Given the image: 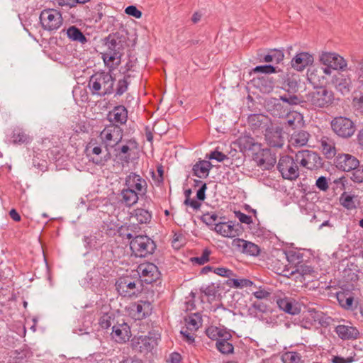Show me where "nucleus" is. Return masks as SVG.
Returning <instances> with one entry per match:
<instances>
[{
    "instance_id": "f257e3e1",
    "label": "nucleus",
    "mask_w": 363,
    "mask_h": 363,
    "mask_svg": "<svg viewBox=\"0 0 363 363\" xmlns=\"http://www.w3.org/2000/svg\"><path fill=\"white\" fill-rule=\"evenodd\" d=\"M301 83L300 75L286 69V72H281L277 74V89H280L286 91L288 94L281 96V100L289 105H298L303 102V96L297 95Z\"/></svg>"
},
{
    "instance_id": "f03ea898",
    "label": "nucleus",
    "mask_w": 363,
    "mask_h": 363,
    "mask_svg": "<svg viewBox=\"0 0 363 363\" xmlns=\"http://www.w3.org/2000/svg\"><path fill=\"white\" fill-rule=\"evenodd\" d=\"M106 50L101 52V58L106 67L113 70L121 64L125 45V38L118 32L110 33L104 39Z\"/></svg>"
},
{
    "instance_id": "7ed1b4c3",
    "label": "nucleus",
    "mask_w": 363,
    "mask_h": 363,
    "mask_svg": "<svg viewBox=\"0 0 363 363\" xmlns=\"http://www.w3.org/2000/svg\"><path fill=\"white\" fill-rule=\"evenodd\" d=\"M297 160L300 162V167L302 169V174L306 172L305 170L317 172L320 169L328 171L330 164L328 162L320 156V153L308 150L302 149L296 151Z\"/></svg>"
},
{
    "instance_id": "20e7f679",
    "label": "nucleus",
    "mask_w": 363,
    "mask_h": 363,
    "mask_svg": "<svg viewBox=\"0 0 363 363\" xmlns=\"http://www.w3.org/2000/svg\"><path fill=\"white\" fill-rule=\"evenodd\" d=\"M111 71H99L91 76L88 86L93 94L104 96L113 92L115 79L111 74Z\"/></svg>"
},
{
    "instance_id": "39448f33",
    "label": "nucleus",
    "mask_w": 363,
    "mask_h": 363,
    "mask_svg": "<svg viewBox=\"0 0 363 363\" xmlns=\"http://www.w3.org/2000/svg\"><path fill=\"white\" fill-rule=\"evenodd\" d=\"M294 156L290 155H280L277 164V169L280 173L281 177L285 180L296 181L302 172L300 166V162L297 160L296 152H294Z\"/></svg>"
},
{
    "instance_id": "423d86ee",
    "label": "nucleus",
    "mask_w": 363,
    "mask_h": 363,
    "mask_svg": "<svg viewBox=\"0 0 363 363\" xmlns=\"http://www.w3.org/2000/svg\"><path fill=\"white\" fill-rule=\"evenodd\" d=\"M319 62L325 67H320L319 73L331 75L332 71L345 72L347 69V62L340 55L335 52L323 51L319 56Z\"/></svg>"
},
{
    "instance_id": "0eeeda50",
    "label": "nucleus",
    "mask_w": 363,
    "mask_h": 363,
    "mask_svg": "<svg viewBox=\"0 0 363 363\" xmlns=\"http://www.w3.org/2000/svg\"><path fill=\"white\" fill-rule=\"evenodd\" d=\"M330 128L335 135L342 139H349L357 130L354 121L345 116H337L330 122Z\"/></svg>"
},
{
    "instance_id": "6e6552de",
    "label": "nucleus",
    "mask_w": 363,
    "mask_h": 363,
    "mask_svg": "<svg viewBox=\"0 0 363 363\" xmlns=\"http://www.w3.org/2000/svg\"><path fill=\"white\" fill-rule=\"evenodd\" d=\"M307 99L315 107L323 108L331 106L335 100L334 93L326 86H315L306 95Z\"/></svg>"
},
{
    "instance_id": "1a4fd4ad",
    "label": "nucleus",
    "mask_w": 363,
    "mask_h": 363,
    "mask_svg": "<svg viewBox=\"0 0 363 363\" xmlns=\"http://www.w3.org/2000/svg\"><path fill=\"white\" fill-rule=\"evenodd\" d=\"M336 286L340 289L339 291L335 293V297L338 301L339 305L346 310H354L357 308L358 301L355 298V294L353 292L354 290V286L352 284H338L334 286H328L326 289H336Z\"/></svg>"
},
{
    "instance_id": "9d476101",
    "label": "nucleus",
    "mask_w": 363,
    "mask_h": 363,
    "mask_svg": "<svg viewBox=\"0 0 363 363\" xmlns=\"http://www.w3.org/2000/svg\"><path fill=\"white\" fill-rule=\"evenodd\" d=\"M233 146L238 147L243 151L247 156H257V152H260L262 144L252 136L250 132L245 130L241 133L237 139L232 143Z\"/></svg>"
},
{
    "instance_id": "9b49d317",
    "label": "nucleus",
    "mask_w": 363,
    "mask_h": 363,
    "mask_svg": "<svg viewBox=\"0 0 363 363\" xmlns=\"http://www.w3.org/2000/svg\"><path fill=\"white\" fill-rule=\"evenodd\" d=\"M359 163V160L356 156L340 150L333 161L328 162L330 168L328 172L337 170L342 172H351Z\"/></svg>"
},
{
    "instance_id": "f8f14e48",
    "label": "nucleus",
    "mask_w": 363,
    "mask_h": 363,
    "mask_svg": "<svg viewBox=\"0 0 363 363\" xmlns=\"http://www.w3.org/2000/svg\"><path fill=\"white\" fill-rule=\"evenodd\" d=\"M157 345V339L152 336H138V353L142 356L138 357V363H153L155 356L153 349Z\"/></svg>"
},
{
    "instance_id": "ddd939ff",
    "label": "nucleus",
    "mask_w": 363,
    "mask_h": 363,
    "mask_svg": "<svg viewBox=\"0 0 363 363\" xmlns=\"http://www.w3.org/2000/svg\"><path fill=\"white\" fill-rule=\"evenodd\" d=\"M160 272L158 267L152 262H147L138 264V282L140 284L141 290H144V284H152L159 278Z\"/></svg>"
},
{
    "instance_id": "4468645a",
    "label": "nucleus",
    "mask_w": 363,
    "mask_h": 363,
    "mask_svg": "<svg viewBox=\"0 0 363 363\" xmlns=\"http://www.w3.org/2000/svg\"><path fill=\"white\" fill-rule=\"evenodd\" d=\"M39 18L43 28L50 32L57 30L62 24L61 13L53 9L43 10Z\"/></svg>"
},
{
    "instance_id": "2eb2a0df",
    "label": "nucleus",
    "mask_w": 363,
    "mask_h": 363,
    "mask_svg": "<svg viewBox=\"0 0 363 363\" xmlns=\"http://www.w3.org/2000/svg\"><path fill=\"white\" fill-rule=\"evenodd\" d=\"M284 48H259L255 59L259 62L278 65L284 59Z\"/></svg>"
},
{
    "instance_id": "dca6fc26",
    "label": "nucleus",
    "mask_w": 363,
    "mask_h": 363,
    "mask_svg": "<svg viewBox=\"0 0 363 363\" xmlns=\"http://www.w3.org/2000/svg\"><path fill=\"white\" fill-rule=\"evenodd\" d=\"M273 301L277 303V307L282 311L290 315H298L301 312V304L294 298L288 297L285 294H274Z\"/></svg>"
},
{
    "instance_id": "f3484780",
    "label": "nucleus",
    "mask_w": 363,
    "mask_h": 363,
    "mask_svg": "<svg viewBox=\"0 0 363 363\" xmlns=\"http://www.w3.org/2000/svg\"><path fill=\"white\" fill-rule=\"evenodd\" d=\"M99 137L106 147H114L122 139V130L119 125L110 123L101 132Z\"/></svg>"
},
{
    "instance_id": "a211bd4d",
    "label": "nucleus",
    "mask_w": 363,
    "mask_h": 363,
    "mask_svg": "<svg viewBox=\"0 0 363 363\" xmlns=\"http://www.w3.org/2000/svg\"><path fill=\"white\" fill-rule=\"evenodd\" d=\"M314 62V55L308 51L298 50L290 60L291 69L297 72H303L306 68L311 67Z\"/></svg>"
},
{
    "instance_id": "6ab92c4d",
    "label": "nucleus",
    "mask_w": 363,
    "mask_h": 363,
    "mask_svg": "<svg viewBox=\"0 0 363 363\" xmlns=\"http://www.w3.org/2000/svg\"><path fill=\"white\" fill-rule=\"evenodd\" d=\"M340 323H342L336 325L334 328V332L340 339L342 340H355L360 337L359 330L350 321L341 319Z\"/></svg>"
},
{
    "instance_id": "aec40b11",
    "label": "nucleus",
    "mask_w": 363,
    "mask_h": 363,
    "mask_svg": "<svg viewBox=\"0 0 363 363\" xmlns=\"http://www.w3.org/2000/svg\"><path fill=\"white\" fill-rule=\"evenodd\" d=\"M284 127L272 124L269 126L262 133L264 135L266 143L269 147L281 148L284 145V138L282 137V131Z\"/></svg>"
},
{
    "instance_id": "412c9836",
    "label": "nucleus",
    "mask_w": 363,
    "mask_h": 363,
    "mask_svg": "<svg viewBox=\"0 0 363 363\" xmlns=\"http://www.w3.org/2000/svg\"><path fill=\"white\" fill-rule=\"evenodd\" d=\"M253 160L257 163V165L262 167L264 170H271L277 163L276 152L271 148H262L257 152V156L252 157Z\"/></svg>"
},
{
    "instance_id": "4be33fe9",
    "label": "nucleus",
    "mask_w": 363,
    "mask_h": 363,
    "mask_svg": "<svg viewBox=\"0 0 363 363\" xmlns=\"http://www.w3.org/2000/svg\"><path fill=\"white\" fill-rule=\"evenodd\" d=\"M247 123L254 133H262L272 124L271 118L262 113H252L247 117Z\"/></svg>"
},
{
    "instance_id": "5701e85b",
    "label": "nucleus",
    "mask_w": 363,
    "mask_h": 363,
    "mask_svg": "<svg viewBox=\"0 0 363 363\" xmlns=\"http://www.w3.org/2000/svg\"><path fill=\"white\" fill-rule=\"evenodd\" d=\"M232 245L242 254L248 256L258 257L262 252V249L258 245L242 238H234L232 241Z\"/></svg>"
},
{
    "instance_id": "b1692460",
    "label": "nucleus",
    "mask_w": 363,
    "mask_h": 363,
    "mask_svg": "<svg viewBox=\"0 0 363 363\" xmlns=\"http://www.w3.org/2000/svg\"><path fill=\"white\" fill-rule=\"evenodd\" d=\"M134 62L130 60L125 65V71H124V77L119 79L116 89V95L121 96L128 89L135 77Z\"/></svg>"
},
{
    "instance_id": "393cba45",
    "label": "nucleus",
    "mask_w": 363,
    "mask_h": 363,
    "mask_svg": "<svg viewBox=\"0 0 363 363\" xmlns=\"http://www.w3.org/2000/svg\"><path fill=\"white\" fill-rule=\"evenodd\" d=\"M284 254L289 264L286 265H284L281 268L279 267L277 271L276 272L278 274H281L285 277H288V274L289 270L291 269H294V266L300 264L303 259V255L299 252V250H285Z\"/></svg>"
},
{
    "instance_id": "a878e982",
    "label": "nucleus",
    "mask_w": 363,
    "mask_h": 363,
    "mask_svg": "<svg viewBox=\"0 0 363 363\" xmlns=\"http://www.w3.org/2000/svg\"><path fill=\"white\" fill-rule=\"evenodd\" d=\"M332 84L337 91L342 95H347L350 92L352 88V80L350 75L346 72H337L332 77Z\"/></svg>"
},
{
    "instance_id": "bb28decb",
    "label": "nucleus",
    "mask_w": 363,
    "mask_h": 363,
    "mask_svg": "<svg viewBox=\"0 0 363 363\" xmlns=\"http://www.w3.org/2000/svg\"><path fill=\"white\" fill-rule=\"evenodd\" d=\"M138 257L143 258L155 252L157 248L156 242L146 233L138 235Z\"/></svg>"
},
{
    "instance_id": "cd10ccee",
    "label": "nucleus",
    "mask_w": 363,
    "mask_h": 363,
    "mask_svg": "<svg viewBox=\"0 0 363 363\" xmlns=\"http://www.w3.org/2000/svg\"><path fill=\"white\" fill-rule=\"evenodd\" d=\"M284 117V128L288 134L294 130L301 129L305 125L303 116L298 111H290Z\"/></svg>"
},
{
    "instance_id": "c85d7f7f",
    "label": "nucleus",
    "mask_w": 363,
    "mask_h": 363,
    "mask_svg": "<svg viewBox=\"0 0 363 363\" xmlns=\"http://www.w3.org/2000/svg\"><path fill=\"white\" fill-rule=\"evenodd\" d=\"M320 150L323 155L325 162L333 161V158L338 154L340 150H337L335 143L328 136H323L320 140Z\"/></svg>"
},
{
    "instance_id": "c756f323",
    "label": "nucleus",
    "mask_w": 363,
    "mask_h": 363,
    "mask_svg": "<svg viewBox=\"0 0 363 363\" xmlns=\"http://www.w3.org/2000/svg\"><path fill=\"white\" fill-rule=\"evenodd\" d=\"M290 138L289 140V150L291 153L296 152L291 149V147H301L306 145L310 134L308 132L298 129L290 133Z\"/></svg>"
},
{
    "instance_id": "7c9ffc66",
    "label": "nucleus",
    "mask_w": 363,
    "mask_h": 363,
    "mask_svg": "<svg viewBox=\"0 0 363 363\" xmlns=\"http://www.w3.org/2000/svg\"><path fill=\"white\" fill-rule=\"evenodd\" d=\"M256 82V86L259 89L262 93L269 94L272 92L274 88L277 89V74L275 76L262 75L257 79H253Z\"/></svg>"
},
{
    "instance_id": "2f4dec72",
    "label": "nucleus",
    "mask_w": 363,
    "mask_h": 363,
    "mask_svg": "<svg viewBox=\"0 0 363 363\" xmlns=\"http://www.w3.org/2000/svg\"><path fill=\"white\" fill-rule=\"evenodd\" d=\"M284 102L276 98H271L267 102V111L271 113L273 116L278 118H284L290 110L284 106Z\"/></svg>"
},
{
    "instance_id": "473e14b6",
    "label": "nucleus",
    "mask_w": 363,
    "mask_h": 363,
    "mask_svg": "<svg viewBox=\"0 0 363 363\" xmlns=\"http://www.w3.org/2000/svg\"><path fill=\"white\" fill-rule=\"evenodd\" d=\"M111 336L112 338L118 343L125 342L128 341L131 337L130 328L125 323L113 325Z\"/></svg>"
},
{
    "instance_id": "72a5a7b5",
    "label": "nucleus",
    "mask_w": 363,
    "mask_h": 363,
    "mask_svg": "<svg viewBox=\"0 0 363 363\" xmlns=\"http://www.w3.org/2000/svg\"><path fill=\"white\" fill-rule=\"evenodd\" d=\"M213 165L209 160L199 159L192 167L191 174L200 179H206L208 177Z\"/></svg>"
},
{
    "instance_id": "f704fd0d",
    "label": "nucleus",
    "mask_w": 363,
    "mask_h": 363,
    "mask_svg": "<svg viewBox=\"0 0 363 363\" xmlns=\"http://www.w3.org/2000/svg\"><path fill=\"white\" fill-rule=\"evenodd\" d=\"M230 145V150L227 151L228 161H230L228 166L232 167V169L242 166L246 160L247 155L243 151L237 150V147H232Z\"/></svg>"
},
{
    "instance_id": "c9c22d12",
    "label": "nucleus",
    "mask_w": 363,
    "mask_h": 363,
    "mask_svg": "<svg viewBox=\"0 0 363 363\" xmlns=\"http://www.w3.org/2000/svg\"><path fill=\"white\" fill-rule=\"evenodd\" d=\"M116 289L118 294L123 297H131L135 294L136 284L131 281L128 277L120 278L116 283Z\"/></svg>"
},
{
    "instance_id": "e433bc0d",
    "label": "nucleus",
    "mask_w": 363,
    "mask_h": 363,
    "mask_svg": "<svg viewBox=\"0 0 363 363\" xmlns=\"http://www.w3.org/2000/svg\"><path fill=\"white\" fill-rule=\"evenodd\" d=\"M271 311L270 306L262 301H255L249 306L247 315L252 318H258L259 320H264L263 313Z\"/></svg>"
},
{
    "instance_id": "4c0bfd02",
    "label": "nucleus",
    "mask_w": 363,
    "mask_h": 363,
    "mask_svg": "<svg viewBox=\"0 0 363 363\" xmlns=\"http://www.w3.org/2000/svg\"><path fill=\"white\" fill-rule=\"evenodd\" d=\"M152 201L151 199L144 201L142 206L138 208V224L149 223L152 218V213L149 211Z\"/></svg>"
},
{
    "instance_id": "58836bf2",
    "label": "nucleus",
    "mask_w": 363,
    "mask_h": 363,
    "mask_svg": "<svg viewBox=\"0 0 363 363\" xmlns=\"http://www.w3.org/2000/svg\"><path fill=\"white\" fill-rule=\"evenodd\" d=\"M191 189L189 188L184 190V194L185 199L184 201V205L187 207H191L194 211H197L200 210L202 203L205 200L203 199H198V195L196 194L194 198H191Z\"/></svg>"
},
{
    "instance_id": "ea45409f",
    "label": "nucleus",
    "mask_w": 363,
    "mask_h": 363,
    "mask_svg": "<svg viewBox=\"0 0 363 363\" xmlns=\"http://www.w3.org/2000/svg\"><path fill=\"white\" fill-rule=\"evenodd\" d=\"M223 284L228 285L230 288L242 289L243 287L254 286L256 287L254 281L247 278H237V277H231L224 281Z\"/></svg>"
},
{
    "instance_id": "a19ab883",
    "label": "nucleus",
    "mask_w": 363,
    "mask_h": 363,
    "mask_svg": "<svg viewBox=\"0 0 363 363\" xmlns=\"http://www.w3.org/2000/svg\"><path fill=\"white\" fill-rule=\"evenodd\" d=\"M228 223L226 225V230H223V237L230 238H237L236 237L240 235L243 231L244 228L240 223H235V221H228Z\"/></svg>"
},
{
    "instance_id": "79ce46f5",
    "label": "nucleus",
    "mask_w": 363,
    "mask_h": 363,
    "mask_svg": "<svg viewBox=\"0 0 363 363\" xmlns=\"http://www.w3.org/2000/svg\"><path fill=\"white\" fill-rule=\"evenodd\" d=\"M357 197V195L344 191L339 198L340 204L347 211L356 209L355 200Z\"/></svg>"
},
{
    "instance_id": "37998d69",
    "label": "nucleus",
    "mask_w": 363,
    "mask_h": 363,
    "mask_svg": "<svg viewBox=\"0 0 363 363\" xmlns=\"http://www.w3.org/2000/svg\"><path fill=\"white\" fill-rule=\"evenodd\" d=\"M357 272L358 270L354 272L350 268H345L342 272V277L337 281V284L341 285L352 284L355 287V284L359 279Z\"/></svg>"
},
{
    "instance_id": "c03bdc74",
    "label": "nucleus",
    "mask_w": 363,
    "mask_h": 363,
    "mask_svg": "<svg viewBox=\"0 0 363 363\" xmlns=\"http://www.w3.org/2000/svg\"><path fill=\"white\" fill-rule=\"evenodd\" d=\"M187 329L196 331L202 325V315L200 312L193 313L184 318Z\"/></svg>"
},
{
    "instance_id": "a18cd8bd",
    "label": "nucleus",
    "mask_w": 363,
    "mask_h": 363,
    "mask_svg": "<svg viewBox=\"0 0 363 363\" xmlns=\"http://www.w3.org/2000/svg\"><path fill=\"white\" fill-rule=\"evenodd\" d=\"M108 117L111 123H125L128 117L127 110L123 106H117L108 114Z\"/></svg>"
},
{
    "instance_id": "49530a36",
    "label": "nucleus",
    "mask_w": 363,
    "mask_h": 363,
    "mask_svg": "<svg viewBox=\"0 0 363 363\" xmlns=\"http://www.w3.org/2000/svg\"><path fill=\"white\" fill-rule=\"evenodd\" d=\"M310 261L303 259L302 262L296 266H294V269H293L290 272H289V275H293L294 274H299L302 277L306 275H311L315 272L313 267L311 264H308Z\"/></svg>"
},
{
    "instance_id": "de8ad7c7",
    "label": "nucleus",
    "mask_w": 363,
    "mask_h": 363,
    "mask_svg": "<svg viewBox=\"0 0 363 363\" xmlns=\"http://www.w3.org/2000/svg\"><path fill=\"white\" fill-rule=\"evenodd\" d=\"M67 35L68 38L72 41L79 42L82 44H84L87 42L86 37L77 27L72 26H70L67 30Z\"/></svg>"
},
{
    "instance_id": "09e8293b",
    "label": "nucleus",
    "mask_w": 363,
    "mask_h": 363,
    "mask_svg": "<svg viewBox=\"0 0 363 363\" xmlns=\"http://www.w3.org/2000/svg\"><path fill=\"white\" fill-rule=\"evenodd\" d=\"M212 254L211 250L206 247H205L199 257H192L190 258V262L194 265L201 266L210 261V256Z\"/></svg>"
},
{
    "instance_id": "8fccbe9b",
    "label": "nucleus",
    "mask_w": 363,
    "mask_h": 363,
    "mask_svg": "<svg viewBox=\"0 0 363 363\" xmlns=\"http://www.w3.org/2000/svg\"><path fill=\"white\" fill-rule=\"evenodd\" d=\"M228 340L227 338L218 339L216 342V349L223 354L234 353V345Z\"/></svg>"
},
{
    "instance_id": "3c124183",
    "label": "nucleus",
    "mask_w": 363,
    "mask_h": 363,
    "mask_svg": "<svg viewBox=\"0 0 363 363\" xmlns=\"http://www.w3.org/2000/svg\"><path fill=\"white\" fill-rule=\"evenodd\" d=\"M152 307L150 301H140L138 303V320H141L149 316L152 313Z\"/></svg>"
},
{
    "instance_id": "603ef678",
    "label": "nucleus",
    "mask_w": 363,
    "mask_h": 363,
    "mask_svg": "<svg viewBox=\"0 0 363 363\" xmlns=\"http://www.w3.org/2000/svg\"><path fill=\"white\" fill-rule=\"evenodd\" d=\"M277 67H275L274 65H271L269 63L265 65H257L254 67L250 74H261L264 75H269L270 74H276L277 73Z\"/></svg>"
},
{
    "instance_id": "864d4df0",
    "label": "nucleus",
    "mask_w": 363,
    "mask_h": 363,
    "mask_svg": "<svg viewBox=\"0 0 363 363\" xmlns=\"http://www.w3.org/2000/svg\"><path fill=\"white\" fill-rule=\"evenodd\" d=\"M283 363H304L301 354L296 351H288L281 356Z\"/></svg>"
},
{
    "instance_id": "5fc2aeb1",
    "label": "nucleus",
    "mask_w": 363,
    "mask_h": 363,
    "mask_svg": "<svg viewBox=\"0 0 363 363\" xmlns=\"http://www.w3.org/2000/svg\"><path fill=\"white\" fill-rule=\"evenodd\" d=\"M270 289H267L263 286H260L258 288V290L252 292V295L257 299L258 301H262V300H273V296H272V293L269 291Z\"/></svg>"
},
{
    "instance_id": "6e6d98bb",
    "label": "nucleus",
    "mask_w": 363,
    "mask_h": 363,
    "mask_svg": "<svg viewBox=\"0 0 363 363\" xmlns=\"http://www.w3.org/2000/svg\"><path fill=\"white\" fill-rule=\"evenodd\" d=\"M194 188L198 187L196 190V195H198V199H203L206 200V190L208 189V184L206 182H203L201 179H194Z\"/></svg>"
},
{
    "instance_id": "4d7b16f0",
    "label": "nucleus",
    "mask_w": 363,
    "mask_h": 363,
    "mask_svg": "<svg viewBox=\"0 0 363 363\" xmlns=\"http://www.w3.org/2000/svg\"><path fill=\"white\" fill-rule=\"evenodd\" d=\"M350 179L357 184L363 183V164L361 162L352 170Z\"/></svg>"
},
{
    "instance_id": "13d9d810",
    "label": "nucleus",
    "mask_w": 363,
    "mask_h": 363,
    "mask_svg": "<svg viewBox=\"0 0 363 363\" xmlns=\"http://www.w3.org/2000/svg\"><path fill=\"white\" fill-rule=\"evenodd\" d=\"M122 195L126 206H131L136 203V191L135 189H124L122 191Z\"/></svg>"
},
{
    "instance_id": "bf43d9fd",
    "label": "nucleus",
    "mask_w": 363,
    "mask_h": 363,
    "mask_svg": "<svg viewBox=\"0 0 363 363\" xmlns=\"http://www.w3.org/2000/svg\"><path fill=\"white\" fill-rule=\"evenodd\" d=\"M206 158L209 161L214 160L218 162H223L228 161L227 154L223 153L219 150V147H216L213 150L211 151L210 153L206 154Z\"/></svg>"
},
{
    "instance_id": "052dcab7",
    "label": "nucleus",
    "mask_w": 363,
    "mask_h": 363,
    "mask_svg": "<svg viewBox=\"0 0 363 363\" xmlns=\"http://www.w3.org/2000/svg\"><path fill=\"white\" fill-rule=\"evenodd\" d=\"M11 139L13 143H25L28 142L29 138L21 129L15 128Z\"/></svg>"
},
{
    "instance_id": "680f3d73",
    "label": "nucleus",
    "mask_w": 363,
    "mask_h": 363,
    "mask_svg": "<svg viewBox=\"0 0 363 363\" xmlns=\"http://www.w3.org/2000/svg\"><path fill=\"white\" fill-rule=\"evenodd\" d=\"M157 176L156 177L155 172L152 170V177L155 181L156 185L160 186L164 184V167L161 164H158L156 167Z\"/></svg>"
},
{
    "instance_id": "e2e57ef3",
    "label": "nucleus",
    "mask_w": 363,
    "mask_h": 363,
    "mask_svg": "<svg viewBox=\"0 0 363 363\" xmlns=\"http://www.w3.org/2000/svg\"><path fill=\"white\" fill-rule=\"evenodd\" d=\"M147 192V183L146 181L143 179L139 174H138V196L140 195L141 199L143 201H146V199H149L146 196ZM139 200V197L138 196V201Z\"/></svg>"
},
{
    "instance_id": "0e129e2a",
    "label": "nucleus",
    "mask_w": 363,
    "mask_h": 363,
    "mask_svg": "<svg viewBox=\"0 0 363 363\" xmlns=\"http://www.w3.org/2000/svg\"><path fill=\"white\" fill-rule=\"evenodd\" d=\"M330 179L325 176H320L315 181V186L321 191L327 192L330 188Z\"/></svg>"
},
{
    "instance_id": "69168bd1",
    "label": "nucleus",
    "mask_w": 363,
    "mask_h": 363,
    "mask_svg": "<svg viewBox=\"0 0 363 363\" xmlns=\"http://www.w3.org/2000/svg\"><path fill=\"white\" fill-rule=\"evenodd\" d=\"M114 320L113 313H104L99 320V324L102 329H108Z\"/></svg>"
},
{
    "instance_id": "338daca9",
    "label": "nucleus",
    "mask_w": 363,
    "mask_h": 363,
    "mask_svg": "<svg viewBox=\"0 0 363 363\" xmlns=\"http://www.w3.org/2000/svg\"><path fill=\"white\" fill-rule=\"evenodd\" d=\"M218 218V216L216 212H207L200 216V220L205 223L206 225H211L212 224L216 225V220Z\"/></svg>"
},
{
    "instance_id": "774afa93",
    "label": "nucleus",
    "mask_w": 363,
    "mask_h": 363,
    "mask_svg": "<svg viewBox=\"0 0 363 363\" xmlns=\"http://www.w3.org/2000/svg\"><path fill=\"white\" fill-rule=\"evenodd\" d=\"M356 353L353 351L347 357H343L340 355H334L332 357L333 363H353L356 361L355 359Z\"/></svg>"
}]
</instances>
